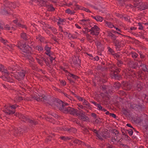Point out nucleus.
I'll return each instance as SVG.
<instances>
[{
  "label": "nucleus",
  "mask_w": 148,
  "mask_h": 148,
  "mask_svg": "<svg viewBox=\"0 0 148 148\" xmlns=\"http://www.w3.org/2000/svg\"><path fill=\"white\" fill-rule=\"evenodd\" d=\"M53 104L60 111L65 114L70 113L71 112L70 110H69V108H72L69 107H67L69 105L67 103H64L59 99L54 100Z\"/></svg>",
  "instance_id": "obj_1"
},
{
  "label": "nucleus",
  "mask_w": 148,
  "mask_h": 148,
  "mask_svg": "<svg viewBox=\"0 0 148 148\" xmlns=\"http://www.w3.org/2000/svg\"><path fill=\"white\" fill-rule=\"evenodd\" d=\"M32 98L34 99H36L37 101H42L45 104H49V105L51 106H54L53 104L54 101L52 103L51 101V97L50 96H45L44 95H38V96H36V97L34 96Z\"/></svg>",
  "instance_id": "obj_2"
},
{
  "label": "nucleus",
  "mask_w": 148,
  "mask_h": 148,
  "mask_svg": "<svg viewBox=\"0 0 148 148\" xmlns=\"http://www.w3.org/2000/svg\"><path fill=\"white\" fill-rule=\"evenodd\" d=\"M16 7V3L14 2H7L5 4L2 6V12L4 14H8V11L10 7L15 8Z\"/></svg>",
  "instance_id": "obj_3"
},
{
  "label": "nucleus",
  "mask_w": 148,
  "mask_h": 148,
  "mask_svg": "<svg viewBox=\"0 0 148 148\" xmlns=\"http://www.w3.org/2000/svg\"><path fill=\"white\" fill-rule=\"evenodd\" d=\"M112 136L111 141L113 144L115 143L116 142H121L122 140V138H119V136L121 135L119 134V131L116 129H112L111 130Z\"/></svg>",
  "instance_id": "obj_4"
},
{
  "label": "nucleus",
  "mask_w": 148,
  "mask_h": 148,
  "mask_svg": "<svg viewBox=\"0 0 148 148\" xmlns=\"http://www.w3.org/2000/svg\"><path fill=\"white\" fill-rule=\"evenodd\" d=\"M134 8H136L140 10L148 9V4L143 2L140 0H134Z\"/></svg>",
  "instance_id": "obj_5"
},
{
  "label": "nucleus",
  "mask_w": 148,
  "mask_h": 148,
  "mask_svg": "<svg viewBox=\"0 0 148 148\" xmlns=\"http://www.w3.org/2000/svg\"><path fill=\"white\" fill-rule=\"evenodd\" d=\"M130 108L139 111L144 110L146 109V107L143 103H138L137 104L131 103L129 104Z\"/></svg>",
  "instance_id": "obj_6"
},
{
  "label": "nucleus",
  "mask_w": 148,
  "mask_h": 148,
  "mask_svg": "<svg viewBox=\"0 0 148 148\" xmlns=\"http://www.w3.org/2000/svg\"><path fill=\"white\" fill-rule=\"evenodd\" d=\"M18 106L17 105H13L11 106L7 107L5 109L3 110V111L7 114L8 115H12L15 112V109L18 107Z\"/></svg>",
  "instance_id": "obj_7"
},
{
  "label": "nucleus",
  "mask_w": 148,
  "mask_h": 148,
  "mask_svg": "<svg viewBox=\"0 0 148 148\" xmlns=\"http://www.w3.org/2000/svg\"><path fill=\"white\" fill-rule=\"evenodd\" d=\"M26 73V71L22 70L18 72L17 75H16L13 74V75L11 74V76L14 77L18 81H20L23 79Z\"/></svg>",
  "instance_id": "obj_8"
},
{
  "label": "nucleus",
  "mask_w": 148,
  "mask_h": 148,
  "mask_svg": "<svg viewBox=\"0 0 148 148\" xmlns=\"http://www.w3.org/2000/svg\"><path fill=\"white\" fill-rule=\"evenodd\" d=\"M69 109L71 112L69 113L70 114L73 115H76L78 116L79 118L84 112L82 110L80 109L78 110L74 108H70Z\"/></svg>",
  "instance_id": "obj_9"
},
{
  "label": "nucleus",
  "mask_w": 148,
  "mask_h": 148,
  "mask_svg": "<svg viewBox=\"0 0 148 148\" xmlns=\"http://www.w3.org/2000/svg\"><path fill=\"white\" fill-rule=\"evenodd\" d=\"M115 69H114V70H112V72L113 73V75H112V78L117 79L119 80L121 77V76L119 74L121 69L117 68L116 66Z\"/></svg>",
  "instance_id": "obj_10"
},
{
  "label": "nucleus",
  "mask_w": 148,
  "mask_h": 148,
  "mask_svg": "<svg viewBox=\"0 0 148 148\" xmlns=\"http://www.w3.org/2000/svg\"><path fill=\"white\" fill-rule=\"evenodd\" d=\"M121 86L123 90L127 91L130 90L132 88V86L130 83L126 81L122 82Z\"/></svg>",
  "instance_id": "obj_11"
},
{
  "label": "nucleus",
  "mask_w": 148,
  "mask_h": 148,
  "mask_svg": "<svg viewBox=\"0 0 148 148\" xmlns=\"http://www.w3.org/2000/svg\"><path fill=\"white\" fill-rule=\"evenodd\" d=\"M100 29L96 25H95L93 27H92L89 31H91L90 34L97 36L99 34L98 31H99Z\"/></svg>",
  "instance_id": "obj_12"
},
{
  "label": "nucleus",
  "mask_w": 148,
  "mask_h": 148,
  "mask_svg": "<svg viewBox=\"0 0 148 148\" xmlns=\"http://www.w3.org/2000/svg\"><path fill=\"white\" fill-rule=\"evenodd\" d=\"M135 89L140 91L143 89V84L141 82L137 81L134 85Z\"/></svg>",
  "instance_id": "obj_13"
},
{
  "label": "nucleus",
  "mask_w": 148,
  "mask_h": 148,
  "mask_svg": "<svg viewBox=\"0 0 148 148\" xmlns=\"http://www.w3.org/2000/svg\"><path fill=\"white\" fill-rule=\"evenodd\" d=\"M32 50V48L29 47V45H26L23 48H22V52H23V53H25V54H29L31 53V50Z\"/></svg>",
  "instance_id": "obj_14"
},
{
  "label": "nucleus",
  "mask_w": 148,
  "mask_h": 148,
  "mask_svg": "<svg viewBox=\"0 0 148 148\" xmlns=\"http://www.w3.org/2000/svg\"><path fill=\"white\" fill-rule=\"evenodd\" d=\"M22 130L21 129H19L16 128H15L11 131V133L13 135H14L15 136H20L21 134L22 133L21 132V131Z\"/></svg>",
  "instance_id": "obj_15"
},
{
  "label": "nucleus",
  "mask_w": 148,
  "mask_h": 148,
  "mask_svg": "<svg viewBox=\"0 0 148 148\" xmlns=\"http://www.w3.org/2000/svg\"><path fill=\"white\" fill-rule=\"evenodd\" d=\"M128 63L129 66L133 69H136L138 66V63L134 62L132 60L129 61Z\"/></svg>",
  "instance_id": "obj_16"
},
{
  "label": "nucleus",
  "mask_w": 148,
  "mask_h": 148,
  "mask_svg": "<svg viewBox=\"0 0 148 148\" xmlns=\"http://www.w3.org/2000/svg\"><path fill=\"white\" fill-rule=\"evenodd\" d=\"M132 73L133 76L134 77H138V78H142V73L143 72L141 71H140L137 72H134V71H132Z\"/></svg>",
  "instance_id": "obj_17"
},
{
  "label": "nucleus",
  "mask_w": 148,
  "mask_h": 148,
  "mask_svg": "<svg viewBox=\"0 0 148 148\" xmlns=\"http://www.w3.org/2000/svg\"><path fill=\"white\" fill-rule=\"evenodd\" d=\"M73 63L75 65H80L81 63V59L79 58V56L75 57L73 59Z\"/></svg>",
  "instance_id": "obj_18"
},
{
  "label": "nucleus",
  "mask_w": 148,
  "mask_h": 148,
  "mask_svg": "<svg viewBox=\"0 0 148 148\" xmlns=\"http://www.w3.org/2000/svg\"><path fill=\"white\" fill-rule=\"evenodd\" d=\"M142 61L140 60L138 63L140 64V66L142 67V69L144 72H148V66H147L146 65L142 64Z\"/></svg>",
  "instance_id": "obj_19"
},
{
  "label": "nucleus",
  "mask_w": 148,
  "mask_h": 148,
  "mask_svg": "<svg viewBox=\"0 0 148 148\" xmlns=\"http://www.w3.org/2000/svg\"><path fill=\"white\" fill-rule=\"evenodd\" d=\"M47 0H40L39 3L41 6H44L47 7L49 6V4L47 2Z\"/></svg>",
  "instance_id": "obj_20"
},
{
  "label": "nucleus",
  "mask_w": 148,
  "mask_h": 148,
  "mask_svg": "<svg viewBox=\"0 0 148 148\" xmlns=\"http://www.w3.org/2000/svg\"><path fill=\"white\" fill-rule=\"evenodd\" d=\"M107 131L108 130L106 129L101 133V136L105 139L110 137V133L108 132Z\"/></svg>",
  "instance_id": "obj_21"
},
{
  "label": "nucleus",
  "mask_w": 148,
  "mask_h": 148,
  "mask_svg": "<svg viewBox=\"0 0 148 148\" xmlns=\"http://www.w3.org/2000/svg\"><path fill=\"white\" fill-rule=\"evenodd\" d=\"M25 45L26 44L25 42L22 41H21L18 42V44L16 45V46L22 50V48H23Z\"/></svg>",
  "instance_id": "obj_22"
},
{
  "label": "nucleus",
  "mask_w": 148,
  "mask_h": 148,
  "mask_svg": "<svg viewBox=\"0 0 148 148\" xmlns=\"http://www.w3.org/2000/svg\"><path fill=\"white\" fill-rule=\"evenodd\" d=\"M75 6H76V8H75V10L77 9H79L81 10H84L85 11L88 12H91V11H90V10L87 8H85L81 6H79L78 5H75Z\"/></svg>",
  "instance_id": "obj_23"
},
{
  "label": "nucleus",
  "mask_w": 148,
  "mask_h": 148,
  "mask_svg": "<svg viewBox=\"0 0 148 148\" xmlns=\"http://www.w3.org/2000/svg\"><path fill=\"white\" fill-rule=\"evenodd\" d=\"M113 43L114 44L115 46L116 47L115 48L116 49L117 51H119L121 47L119 40H118L115 42H114Z\"/></svg>",
  "instance_id": "obj_24"
},
{
  "label": "nucleus",
  "mask_w": 148,
  "mask_h": 148,
  "mask_svg": "<svg viewBox=\"0 0 148 148\" xmlns=\"http://www.w3.org/2000/svg\"><path fill=\"white\" fill-rule=\"evenodd\" d=\"M79 118L80 120L84 121H87L89 120L88 117L85 116V112L83 113V114L81 116H80V117Z\"/></svg>",
  "instance_id": "obj_25"
},
{
  "label": "nucleus",
  "mask_w": 148,
  "mask_h": 148,
  "mask_svg": "<svg viewBox=\"0 0 148 148\" xmlns=\"http://www.w3.org/2000/svg\"><path fill=\"white\" fill-rule=\"evenodd\" d=\"M108 36L111 37V39L112 40L113 42L118 40H116V36L115 35L109 32H108Z\"/></svg>",
  "instance_id": "obj_26"
},
{
  "label": "nucleus",
  "mask_w": 148,
  "mask_h": 148,
  "mask_svg": "<svg viewBox=\"0 0 148 148\" xmlns=\"http://www.w3.org/2000/svg\"><path fill=\"white\" fill-rule=\"evenodd\" d=\"M44 49L46 51V52L45 53L48 56H50V54L51 52V47H49L48 45H46L44 47Z\"/></svg>",
  "instance_id": "obj_27"
},
{
  "label": "nucleus",
  "mask_w": 148,
  "mask_h": 148,
  "mask_svg": "<svg viewBox=\"0 0 148 148\" xmlns=\"http://www.w3.org/2000/svg\"><path fill=\"white\" fill-rule=\"evenodd\" d=\"M18 117L22 121L26 122L28 119L26 116L21 114H18Z\"/></svg>",
  "instance_id": "obj_28"
},
{
  "label": "nucleus",
  "mask_w": 148,
  "mask_h": 148,
  "mask_svg": "<svg viewBox=\"0 0 148 148\" xmlns=\"http://www.w3.org/2000/svg\"><path fill=\"white\" fill-rule=\"evenodd\" d=\"M26 122L29 123L32 125H35L38 123V122L35 120H31L28 118Z\"/></svg>",
  "instance_id": "obj_29"
},
{
  "label": "nucleus",
  "mask_w": 148,
  "mask_h": 148,
  "mask_svg": "<svg viewBox=\"0 0 148 148\" xmlns=\"http://www.w3.org/2000/svg\"><path fill=\"white\" fill-rule=\"evenodd\" d=\"M24 57H26V58L32 62H34V58L28 55L27 54H24Z\"/></svg>",
  "instance_id": "obj_30"
},
{
  "label": "nucleus",
  "mask_w": 148,
  "mask_h": 148,
  "mask_svg": "<svg viewBox=\"0 0 148 148\" xmlns=\"http://www.w3.org/2000/svg\"><path fill=\"white\" fill-rule=\"evenodd\" d=\"M8 71H10V74H12L13 73L12 71H16L17 69L15 67L9 66L8 67Z\"/></svg>",
  "instance_id": "obj_31"
},
{
  "label": "nucleus",
  "mask_w": 148,
  "mask_h": 148,
  "mask_svg": "<svg viewBox=\"0 0 148 148\" xmlns=\"http://www.w3.org/2000/svg\"><path fill=\"white\" fill-rule=\"evenodd\" d=\"M48 28L50 29L52 31L53 33L55 34H56L58 33L57 30L53 26H51L48 27Z\"/></svg>",
  "instance_id": "obj_32"
},
{
  "label": "nucleus",
  "mask_w": 148,
  "mask_h": 148,
  "mask_svg": "<svg viewBox=\"0 0 148 148\" xmlns=\"http://www.w3.org/2000/svg\"><path fill=\"white\" fill-rule=\"evenodd\" d=\"M66 130L69 132L76 133L77 131V130L71 127L69 129H68Z\"/></svg>",
  "instance_id": "obj_33"
},
{
  "label": "nucleus",
  "mask_w": 148,
  "mask_h": 148,
  "mask_svg": "<svg viewBox=\"0 0 148 148\" xmlns=\"http://www.w3.org/2000/svg\"><path fill=\"white\" fill-rule=\"evenodd\" d=\"M21 37L24 40H27L28 38L27 36L26 33L23 32L21 34Z\"/></svg>",
  "instance_id": "obj_34"
},
{
  "label": "nucleus",
  "mask_w": 148,
  "mask_h": 148,
  "mask_svg": "<svg viewBox=\"0 0 148 148\" xmlns=\"http://www.w3.org/2000/svg\"><path fill=\"white\" fill-rule=\"evenodd\" d=\"M136 34V37H140V38L143 39L145 38V37L144 35V34L141 32H139V33L136 34L135 33H134Z\"/></svg>",
  "instance_id": "obj_35"
},
{
  "label": "nucleus",
  "mask_w": 148,
  "mask_h": 148,
  "mask_svg": "<svg viewBox=\"0 0 148 148\" xmlns=\"http://www.w3.org/2000/svg\"><path fill=\"white\" fill-rule=\"evenodd\" d=\"M29 65L30 67L33 70L36 69L37 68L36 65L33 63L29 62Z\"/></svg>",
  "instance_id": "obj_36"
},
{
  "label": "nucleus",
  "mask_w": 148,
  "mask_h": 148,
  "mask_svg": "<svg viewBox=\"0 0 148 148\" xmlns=\"http://www.w3.org/2000/svg\"><path fill=\"white\" fill-rule=\"evenodd\" d=\"M68 75L70 76V77H72L75 80L79 78L78 77L71 73H69Z\"/></svg>",
  "instance_id": "obj_37"
},
{
  "label": "nucleus",
  "mask_w": 148,
  "mask_h": 148,
  "mask_svg": "<svg viewBox=\"0 0 148 148\" xmlns=\"http://www.w3.org/2000/svg\"><path fill=\"white\" fill-rule=\"evenodd\" d=\"M106 24V26L110 28H112L113 27H114V25L111 23L110 22H109L108 21H105Z\"/></svg>",
  "instance_id": "obj_38"
},
{
  "label": "nucleus",
  "mask_w": 148,
  "mask_h": 148,
  "mask_svg": "<svg viewBox=\"0 0 148 148\" xmlns=\"http://www.w3.org/2000/svg\"><path fill=\"white\" fill-rule=\"evenodd\" d=\"M64 94V95L67 97L68 98H69L70 100L71 101H75V100L70 95H67L66 93L64 92H62Z\"/></svg>",
  "instance_id": "obj_39"
},
{
  "label": "nucleus",
  "mask_w": 148,
  "mask_h": 148,
  "mask_svg": "<svg viewBox=\"0 0 148 148\" xmlns=\"http://www.w3.org/2000/svg\"><path fill=\"white\" fill-rule=\"evenodd\" d=\"M72 141L73 143L77 144L79 145L81 144L82 142L80 140H79L77 139H74Z\"/></svg>",
  "instance_id": "obj_40"
},
{
  "label": "nucleus",
  "mask_w": 148,
  "mask_h": 148,
  "mask_svg": "<svg viewBox=\"0 0 148 148\" xmlns=\"http://www.w3.org/2000/svg\"><path fill=\"white\" fill-rule=\"evenodd\" d=\"M8 70L7 69H5L3 68V69L2 70V72H3L5 73V75L8 76L10 74V71H8Z\"/></svg>",
  "instance_id": "obj_41"
},
{
  "label": "nucleus",
  "mask_w": 148,
  "mask_h": 148,
  "mask_svg": "<svg viewBox=\"0 0 148 148\" xmlns=\"http://www.w3.org/2000/svg\"><path fill=\"white\" fill-rule=\"evenodd\" d=\"M109 69L111 70V71L112 72V70H114V69H115V68H116V66L114 64H109Z\"/></svg>",
  "instance_id": "obj_42"
},
{
  "label": "nucleus",
  "mask_w": 148,
  "mask_h": 148,
  "mask_svg": "<svg viewBox=\"0 0 148 148\" xmlns=\"http://www.w3.org/2000/svg\"><path fill=\"white\" fill-rule=\"evenodd\" d=\"M65 12L66 13L71 14H74L75 12L74 11H72L70 10L69 9H68L66 10Z\"/></svg>",
  "instance_id": "obj_43"
},
{
  "label": "nucleus",
  "mask_w": 148,
  "mask_h": 148,
  "mask_svg": "<svg viewBox=\"0 0 148 148\" xmlns=\"http://www.w3.org/2000/svg\"><path fill=\"white\" fill-rule=\"evenodd\" d=\"M123 64V62L121 60H117V62L116 64H117V66L119 67H120L121 65H122Z\"/></svg>",
  "instance_id": "obj_44"
},
{
  "label": "nucleus",
  "mask_w": 148,
  "mask_h": 148,
  "mask_svg": "<svg viewBox=\"0 0 148 148\" xmlns=\"http://www.w3.org/2000/svg\"><path fill=\"white\" fill-rule=\"evenodd\" d=\"M36 59L37 61V62L41 66L43 64L42 60L39 59L37 58H36Z\"/></svg>",
  "instance_id": "obj_45"
},
{
  "label": "nucleus",
  "mask_w": 148,
  "mask_h": 148,
  "mask_svg": "<svg viewBox=\"0 0 148 148\" xmlns=\"http://www.w3.org/2000/svg\"><path fill=\"white\" fill-rule=\"evenodd\" d=\"M131 54L132 57L133 58H136L138 56V54L135 52H132Z\"/></svg>",
  "instance_id": "obj_46"
},
{
  "label": "nucleus",
  "mask_w": 148,
  "mask_h": 148,
  "mask_svg": "<svg viewBox=\"0 0 148 148\" xmlns=\"http://www.w3.org/2000/svg\"><path fill=\"white\" fill-rule=\"evenodd\" d=\"M86 36L88 41L90 42H91L92 39L91 36H90L88 34H86Z\"/></svg>",
  "instance_id": "obj_47"
},
{
  "label": "nucleus",
  "mask_w": 148,
  "mask_h": 148,
  "mask_svg": "<svg viewBox=\"0 0 148 148\" xmlns=\"http://www.w3.org/2000/svg\"><path fill=\"white\" fill-rule=\"evenodd\" d=\"M103 20V18L99 16H97V21L102 22Z\"/></svg>",
  "instance_id": "obj_48"
},
{
  "label": "nucleus",
  "mask_w": 148,
  "mask_h": 148,
  "mask_svg": "<svg viewBox=\"0 0 148 148\" xmlns=\"http://www.w3.org/2000/svg\"><path fill=\"white\" fill-rule=\"evenodd\" d=\"M126 131L130 136H131L133 134V131L132 129L126 130Z\"/></svg>",
  "instance_id": "obj_49"
},
{
  "label": "nucleus",
  "mask_w": 148,
  "mask_h": 148,
  "mask_svg": "<svg viewBox=\"0 0 148 148\" xmlns=\"http://www.w3.org/2000/svg\"><path fill=\"white\" fill-rule=\"evenodd\" d=\"M52 36L51 38L53 39L55 42H57V43H59L58 42L57 40L58 39L56 38V36H54L53 34H51Z\"/></svg>",
  "instance_id": "obj_50"
},
{
  "label": "nucleus",
  "mask_w": 148,
  "mask_h": 148,
  "mask_svg": "<svg viewBox=\"0 0 148 148\" xmlns=\"http://www.w3.org/2000/svg\"><path fill=\"white\" fill-rule=\"evenodd\" d=\"M95 43L97 48H99L100 46L102 45L100 42L98 41H96Z\"/></svg>",
  "instance_id": "obj_51"
},
{
  "label": "nucleus",
  "mask_w": 148,
  "mask_h": 148,
  "mask_svg": "<svg viewBox=\"0 0 148 148\" xmlns=\"http://www.w3.org/2000/svg\"><path fill=\"white\" fill-rule=\"evenodd\" d=\"M55 9L51 5H50L48 8V10L49 11H53L55 10Z\"/></svg>",
  "instance_id": "obj_52"
},
{
  "label": "nucleus",
  "mask_w": 148,
  "mask_h": 148,
  "mask_svg": "<svg viewBox=\"0 0 148 148\" xmlns=\"http://www.w3.org/2000/svg\"><path fill=\"white\" fill-rule=\"evenodd\" d=\"M108 51L111 53V54L113 55L114 53V50L110 47H108Z\"/></svg>",
  "instance_id": "obj_53"
},
{
  "label": "nucleus",
  "mask_w": 148,
  "mask_h": 148,
  "mask_svg": "<svg viewBox=\"0 0 148 148\" xmlns=\"http://www.w3.org/2000/svg\"><path fill=\"white\" fill-rule=\"evenodd\" d=\"M121 131L122 134L124 136H125L127 134V132H126V130H125L124 128H121Z\"/></svg>",
  "instance_id": "obj_54"
},
{
  "label": "nucleus",
  "mask_w": 148,
  "mask_h": 148,
  "mask_svg": "<svg viewBox=\"0 0 148 148\" xmlns=\"http://www.w3.org/2000/svg\"><path fill=\"white\" fill-rule=\"evenodd\" d=\"M114 85L116 88H119L121 86V84L119 82L115 83Z\"/></svg>",
  "instance_id": "obj_55"
},
{
  "label": "nucleus",
  "mask_w": 148,
  "mask_h": 148,
  "mask_svg": "<svg viewBox=\"0 0 148 148\" xmlns=\"http://www.w3.org/2000/svg\"><path fill=\"white\" fill-rule=\"evenodd\" d=\"M36 49L39 51H42L43 50V47L41 46H37L36 47Z\"/></svg>",
  "instance_id": "obj_56"
},
{
  "label": "nucleus",
  "mask_w": 148,
  "mask_h": 148,
  "mask_svg": "<svg viewBox=\"0 0 148 148\" xmlns=\"http://www.w3.org/2000/svg\"><path fill=\"white\" fill-rule=\"evenodd\" d=\"M83 104L84 105H86L88 106H90V104L85 99H84L83 100Z\"/></svg>",
  "instance_id": "obj_57"
},
{
  "label": "nucleus",
  "mask_w": 148,
  "mask_h": 148,
  "mask_svg": "<svg viewBox=\"0 0 148 148\" xmlns=\"http://www.w3.org/2000/svg\"><path fill=\"white\" fill-rule=\"evenodd\" d=\"M97 48L99 53H100L101 51H103L104 49V48L102 47V45L100 46L99 48Z\"/></svg>",
  "instance_id": "obj_58"
},
{
  "label": "nucleus",
  "mask_w": 148,
  "mask_h": 148,
  "mask_svg": "<svg viewBox=\"0 0 148 148\" xmlns=\"http://www.w3.org/2000/svg\"><path fill=\"white\" fill-rule=\"evenodd\" d=\"M125 139L126 140H130V138L127 135V134L125 136Z\"/></svg>",
  "instance_id": "obj_59"
},
{
  "label": "nucleus",
  "mask_w": 148,
  "mask_h": 148,
  "mask_svg": "<svg viewBox=\"0 0 148 148\" xmlns=\"http://www.w3.org/2000/svg\"><path fill=\"white\" fill-rule=\"evenodd\" d=\"M4 29H5L6 30H10V27L8 25H4Z\"/></svg>",
  "instance_id": "obj_60"
},
{
  "label": "nucleus",
  "mask_w": 148,
  "mask_h": 148,
  "mask_svg": "<svg viewBox=\"0 0 148 148\" xmlns=\"http://www.w3.org/2000/svg\"><path fill=\"white\" fill-rule=\"evenodd\" d=\"M96 106H97L98 108V109L99 110L101 111V110H102V107L100 104H98Z\"/></svg>",
  "instance_id": "obj_61"
},
{
  "label": "nucleus",
  "mask_w": 148,
  "mask_h": 148,
  "mask_svg": "<svg viewBox=\"0 0 148 148\" xmlns=\"http://www.w3.org/2000/svg\"><path fill=\"white\" fill-rule=\"evenodd\" d=\"M18 25L20 27L23 28H25L26 29H27V27H26V26H25V25H21V24L18 23Z\"/></svg>",
  "instance_id": "obj_62"
},
{
  "label": "nucleus",
  "mask_w": 148,
  "mask_h": 148,
  "mask_svg": "<svg viewBox=\"0 0 148 148\" xmlns=\"http://www.w3.org/2000/svg\"><path fill=\"white\" fill-rule=\"evenodd\" d=\"M100 118H99V119H96L95 121V123L96 124H98L101 123V122L100 121Z\"/></svg>",
  "instance_id": "obj_63"
},
{
  "label": "nucleus",
  "mask_w": 148,
  "mask_h": 148,
  "mask_svg": "<svg viewBox=\"0 0 148 148\" xmlns=\"http://www.w3.org/2000/svg\"><path fill=\"white\" fill-rule=\"evenodd\" d=\"M96 136H97L99 139L102 140L103 138L98 133H97L96 134Z\"/></svg>",
  "instance_id": "obj_64"
}]
</instances>
